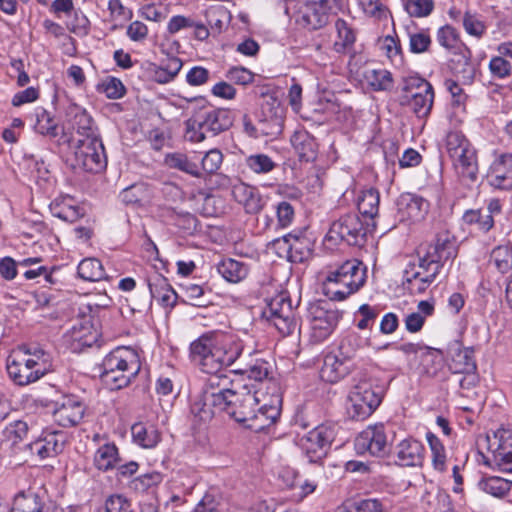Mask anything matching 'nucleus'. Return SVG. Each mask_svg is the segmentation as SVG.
I'll return each instance as SVG.
<instances>
[{"label":"nucleus","mask_w":512,"mask_h":512,"mask_svg":"<svg viewBox=\"0 0 512 512\" xmlns=\"http://www.w3.org/2000/svg\"><path fill=\"white\" fill-rule=\"evenodd\" d=\"M310 342L319 344L327 340L336 328L340 313L336 309L327 307V302L318 299L317 303L309 309Z\"/></svg>","instance_id":"obj_10"},{"label":"nucleus","mask_w":512,"mask_h":512,"mask_svg":"<svg viewBox=\"0 0 512 512\" xmlns=\"http://www.w3.org/2000/svg\"><path fill=\"white\" fill-rule=\"evenodd\" d=\"M329 0H309L300 11L297 22L309 29L317 30L328 23Z\"/></svg>","instance_id":"obj_19"},{"label":"nucleus","mask_w":512,"mask_h":512,"mask_svg":"<svg viewBox=\"0 0 512 512\" xmlns=\"http://www.w3.org/2000/svg\"><path fill=\"white\" fill-rule=\"evenodd\" d=\"M358 454L369 453L375 457H385L390 452V442L384 424L367 426L355 439Z\"/></svg>","instance_id":"obj_12"},{"label":"nucleus","mask_w":512,"mask_h":512,"mask_svg":"<svg viewBox=\"0 0 512 512\" xmlns=\"http://www.w3.org/2000/svg\"><path fill=\"white\" fill-rule=\"evenodd\" d=\"M50 211L54 217L69 223L76 222L84 215L83 209L74 204L71 198L54 200L50 204Z\"/></svg>","instance_id":"obj_33"},{"label":"nucleus","mask_w":512,"mask_h":512,"mask_svg":"<svg viewBox=\"0 0 512 512\" xmlns=\"http://www.w3.org/2000/svg\"><path fill=\"white\" fill-rule=\"evenodd\" d=\"M367 344L368 339L356 332H351L340 341L337 352L350 363H354L353 360Z\"/></svg>","instance_id":"obj_35"},{"label":"nucleus","mask_w":512,"mask_h":512,"mask_svg":"<svg viewBox=\"0 0 512 512\" xmlns=\"http://www.w3.org/2000/svg\"><path fill=\"white\" fill-rule=\"evenodd\" d=\"M437 41L448 50H456L461 44L456 29L449 25L443 26L438 30Z\"/></svg>","instance_id":"obj_54"},{"label":"nucleus","mask_w":512,"mask_h":512,"mask_svg":"<svg viewBox=\"0 0 512 512\" xmlns=\"http://www.w3.org/2000/svg\"><path fill=\"white\" fill-rule=\"evenodd\" d=\"M163 480L162 474L156 471L149 472L134 478L130 487L139 493H144L149 489L156 487Z\"/></svg>","instance_id":"obj_50"},{"label":"nucleus","mask_w":512,"mask_h":512,"mask_svg":"<svg viewBox=\"0 0 512 512\" xmlns=\"http://www.w3.org/2000/svg\"><path fill=\"white\" fill-rule=\"evenodd\" d=\"M470 144L461 131H450L446 135L445 148L449 156L461 151Z\"/></svg>","instance_id":"obj_56"},{"label":"nucleus","mask_w":512,"mask_h":512,"mask_svg":"<svg viewBox=\"0 0 512 512\" xmlns=\"http://www.w3.org/2000/svg\"><path fill=\"white\" fill-rule=\"evenodd\" d=\"M423 452L424 447L421 442L407 438L396 445L394 454L400 466L413 467L421 465Z\"/></svg>","instance_id":"obj_25"},{"label":"nucleus","mask_w":512,"mask_h":512,"mask_svg":"<svg viewBox=\"0 0 512 512\" xmlns=\"http://www.w3.org/2000/svg\"><path fill=\"white\" fill-rule=\"evenodd\" d=\"M434 103V90L424 89L422 93L403 94L400 98V104L408 106L411 111L420 119L427 118L432 110Z\"/></svg>","instance_id":"obj_26"},{"label":"nucleus","mask_w":512,"mask_h":512,"mask_svg":"<svg viewBox=\"0 0 512 512\" xmlns=\"http://www.w3.org/2000/svg\"><path fill=\"white\" fill-rule=\"evenodd\" d=\"M260 394L254 386L245 384L238 389L221 392V397L216 399L222 404V412L245 427L261 432L279 418L281 399L276 394L265 401L260 398Z\"/></svg>","instance_id":"obj_2"},{"label":"nucleus","mask_w":512,"mask_h":512,"mask_svg":"<svg viewBox=\"0 0 512 512\" xmlns=\"http://www.w3.org/2000/svg\"><path fill=\"white\" fill-rule=\"evenodd\" d=\"M180 302L194 307H207L212 304V290H180Z\"/></svg>","instance_id":"obj_48"},{"label":"nucleus","mask_w":512,"mask_h":512,"mask_svg":"<svg viewBox=\"0 0 512 512\" xmlns=\"http://www.w3.org/2000/svg\"><path fill=\"white\" fill-rule=\"evenodd\" d=\"M493 78L505 79L512 74V65L502 56H493L488 65Z\"/></svg>","instance_id":"obj_55"},{"label":"nucleus","mask_w":512,"mask_h":512,"mask_svg":"<svg viewBox=\"0 0 512 512\" xmlns=\"http://www.w3.org/2000/svg\"><path fill=\"white\" fill-rule=\"evenodd\" d=\"M267 319L283 336L292 334L297 328L294 313H290L288 309L284 311V315L269 317Z\"/></svg>","instance_id":"obj_51"},{"label":"nucleus","mask_w":512,"mask_h":512,"mask_svg":"<svg viewBox=\"0 0 512 512\" xmlns=\"http://www.w3.org/2000/svg\"><path fill=\"white\" fill-rule=\"evenodd\" d=\"M385 386L372 379L360 381L349 392L346 404L348 416L353 420H365L381 404Z\"/></svg>","instance_id":"obj_6"},{"label":"nucleus","mask_w":512,"mask_h":512,"mask_svg":"<svg viewBox=\"0 0 512 512\" xmlns=\"http://www.w3.org/2000/svg\"><path fill=\"white\" fill-rule=\"evenodd\" d=\"M234 199L245 208L249 214H256L262 209V199L257 190L244 183L233 186Z\"/></svg>","instance_id":"obj_29"},{"label":"nucleus","mask_w":512,"mask_h":512,"mask_svg":"<svg viewBox=\"0 0 512 512\" xmlns=\"http://www.w3.org/2000/svg\"><path fill=\"white\" fill-rule=\"evenodd\" d=\"M101 369L108 371L128 370V373H139L141 363L138 353L129 347H117L108 353L101 364Z\"/></svg>","instance_id":"obj_17"},{"label":"nucleus","mask_w":512,"mask_h":512,"mask_svg":"<svg viewBox=\"0 0 512 512\" xmlns=\"http://www.w3.org/2000/svg\"><path fill=\"white\" fill-rule=\"evenodd\" d=\"M6 368L15 384L26 386L53 371V357L42 347H23L22 351L8 357Z\"/></svg>","instance_id":"obj_4"},{"label":"nucleus","mask_w":512,"mask_h":512,"mask_svg":"<svg viewBox=\"0 0 512 512\" xmlns=\"http://www.w3.org/2000/svg\"><path fill=\"white\" fill-rule=\"evenodd\" d=\"M35 131L41 135L48 136L50 138H55L58 136V124L46 110L41 109V111L36 114V123H35Z\"/></svg>","instance_id":"obj_46"},{"label":"nucleus","mask_w":512,"mask_h":512,"mask_svg":"<svg viewBox=\"0 0 512 512\" xmlns=\"http://www.w3.org/2000/svg\"><path fill=\"white\" fill-rule=\"evenodd\" d=\"M99 332L94 327L91 315H84L77 319L72 327L64 334L67 347L75 353L98 342Z\"/></svg>","instance_id":"obj_13"},{"label":"nucleus","mask_w":512,"mask_h":512,"mask_svg":"<svg viewBox=\"0 0 512 512\" xmlns=\"http://www.w3.org/2000/svg\"><path fill=\"white\" fill-rule=\"evenodd\" d=\"M106 166L104 146L100 138H82L77 141L71 167L76 171L98 173Z\"/></svg>","instance_id":"obj_8"},{"label":"nucleus","mask_w":512,"mask_h":512,"mask_svg":"<svg viewBox=\"0 0 512 512\" xmlns=\"http://www.w3.org/2000/svg\"><path fill=\"white\" fill-rule=\"evenodd\" d=\"M380 194L377 189L369 188L357 196V208L360 214L370 219L378 215Z\"/></svg>","instance_id":"obj_37"},{"label":"nucleus","mask_w":512,"mask_h":512,"mask_svg":"<svg viewBox=\"0 0 512 512\" xmlns=\"http://www.w3.org/2000/svg\"><path fill=\"white\" fill-rule=\"evenodd\" d=\"M355 369V364L344 359L337 351L327 353L323 358L320 377L328 383H337Z\"/></svg>","instance_id":"obj_18"},{"label":"nucleus","mask_w":512,"mask_h":512,"mask_svg":"<svg viewBox=\"0 0 512 512\" xmlns=\"http://www.w3.org/2000/svg\"><path fill=\"white\" fill-rule=\"evenodd\" d=\"M166 162L171 168L178 169L194 177H201L198 165L184 154L175 153L169 155L166 158Z\"/></svg>","instance_id":"obj_47"},{"label":"nucleus","mask_w":512,"mask_h":512,"mask_svg":"<svg viewBox=\"0 0 512 512\" xmlns=\"http://www.w3.org/2000/svg\"><path fill=\"white\" fill-rule=\"evenodd\" d=\"M119 461V451L114 443H105L99 446L93 458L94 466L103 472L116 468Z\"/></svg>","instance_id":"obj_32"},{"label":"nucleus","mask_w":512,"mask_h":512,"mask_svg":"<svg viewBox=\"0 0 512 512\" xmlns=\"http://www.w3.org/2000/svg\"><path fill=\"white\" fill-rule=\"evenodd\" d=\"M98 91L104 93L109 99L122 98L126 89L122 81L115 77H106L99 85Z\"/></svg>","instance_id":"obj_52"},{"label":"nucleus","mask_w":512,"mask_h":512,"mask_svg":"<svg viewBox=\"0 0 512 512\" xmlns=\"http://www.w3.org/2000/svg\"><path fill=\"white\" fill-rule=\"evenodd\" d=\"M337 431V424L323 423L300 438V447L310 463H319L327 456Z\"/></svg>","instance_id":"obj_7"},{"label":"nucleus","mask_w":512,"mask_h":512,"mask_svg":"<svg viewBox=\"0 0 512 512\" xmlns=\"http://www.w3.org/2000/svg\"><path fill=\"white\" fill-rule=\"evenodd\" d=\"M366 233L367 229L359 215L347 213L332 222L325 239L333 245L345 242L351 246H362L365 242Z\"/></svg>","instance_id":"obj_9"},{"label":"nucleus","mask_w":512,"mask_h":512,"mask_svg":"<svg viewBox=\"0 0 512 512\" xmlns=\"http://www.w3.org/2000/svg\"><path fill=\"white\" fill-rule=\"evenodd\" d=\"M367 279V268L362 262L346 261L337 269L327 273L324 284L332 283L346 288H361Z\"/></svg>","instance_id":"obj_14"},{"label":"nucleus","mask_w":512,"mask_h":512,"mask_svg":"<svg viewBox=\"0 0 512 512\" xmlns=\"http://www.w3.org/2000/svg\"><path fill=\"white\" fill-rule=\"evenodd\" d=\"M28 433V425L25 421L17 420L6 426L4 434L13 444L22 441Z\"/></svg>","instance_id":"obj_61"},{"label":"nucleus","mask_w":512,"mask_h":512,"mask_svg":"<svg viewBox=\"0 0 512 512\" xmlns=\"http://www.w3.org/2000/svg\"><path fill=\"white\" fill-rule=\"evenodd\" d=\"M487 180L496 189H512V154H502L493 161Z\"/></svg>","instance_id":"obj_20"},{"label":"nucleus","mask_w":512,"mask_h":512,"mask_svg":"<svg viewBox=\"0 0 512 512\" xmlns=\"http://www.w3.org/2000/svg\"><path fill=\"white\" fill-rule=\"evenodd\" d=\"M272 244L286 250L292 262H302L309 255V249L304 250V241L292 234L273 240Z\"/></svg>","instance_id":"obj_31"},{"label":"nucleus","mask_w":512,"mask_h":512,"mask_svg":"<svg viewBox=\"0 0 512 512\" xmlns=\"http://www.w3.org/2000/svg\"><path fill=\"white\" fill-rule=\"evenodd\" d=\"M221 392H202L191 404V413L199 422L210 421L217 412H222V404L216 399Z\"/></svg>","instance_id":"obj_24"},{"label":"nucleus","mask_w":512,"mask_h":512,"mask_svg":"<svg viewBox=\"0 0 512 512\" xmlns=\"http://www.w3.org/2000/svg\"><path fill=\"white\" fill-rule=\"evenodd\" d=\"M353 512H385V507L379 499L367 498L354 501L351 504Z\"/></svg>","instance_id":"obj_64"},{"label":"nucleus","mask_w":512,"mask_h":512,"mask_svg":"<svg viewBox=\"0 0 512 512\" xmlns=\"http://www.w3.org/2000/svg\"><path fill=\"white\" fill-rule=\"evenodd\" d=\"M291 144L302 161H313L317 155L315 138L307 131H296L291 137Z\"/></svg>","instance_id":"obj_30"},{"label":"nucleus","mask_w":512,"mask_h":512,"mask_svg":"<svg viewBox=\"0 0 512 512\" xmlns=\"http://www.w3.org/2000/svg\"><path fill=\"white\" fill-rule=\"evenodd\" d=\"M65 113L72 127L76 129L80 136L83 138H99L94 121L84 108L75 103H70Z\"/></svg>","instance_id":"obj_22"},{"label":"nucleus","mask_w":512,"mask_h":512,"mask_svg":"<svg viewBox=\"0 0 512 512\" xmlns=\"http://www.w3.org/2000/svg\"><path fill=\"white\" fill-rule=\"evenodd\" d=\"M138 373H128V370L108 371L102 369L100 377L102 382L111 390H118L128 386Z\"/></svg>","instance_id":"obj_40"},{"label":"nucleus","mask_w":512,"mask_h":512,"mask_svg":"<svg viewBox=\"0 0 512 512\" xmlns=\"http://www.w3.org/2000/svg\"><path fill=\"white\" fill-rule=\"evenodd\" d=\"M397 209L401 215V220L416 222L424 218L428 203L421 196L403 193L397 200Z\"/></svg>","instance_id":"obj_23"},{"label":"nucleus","mask_w":512,"mask_h":512,"mask_svg":"<svg viewBox=\"0 0 512 512\" xmlns=\"http://www.w3.org/2000/svg\"><path fill=\"white\" fill-rule=\"evenodd\" d=\"M217 270L219 274L229 283L237 284L245 279L248 275L247 266L239 261L228 258L222 260Z\"/></svg>","instance_id":"obj_36"},{"label":"nucleus","mask_w":512,"mask_h":512,"mask_svg":"<svg viewBox=\"0 0 512 512\" xmlns=\"http://www.w3.org/2000/svg\"><path fill=\"white\" fill-rule=\"evenodd\" d=\"M131 433L134 442L146 449L156 447L161 439L160 432L155 426L144 423H135L131 427Z\"/></svg>","instance_id":"obj_34"},{"label":"nucleus","mask_w":512,"mask_h":512,"mask_svg":"<svg viewBox=\"0 0 512 512\" xmlns=\"http://www.w3.org/2000/svg\"><path fill=\"white\" fill-rule=\"evenodd\" d=\"M85 411L86 405L78 396L67 395L55 403L53 417L59 426L74 427L82 421Z\"/></svg>","instance_id":"obj_15"},{"label":"nucleus","mask_w":512,"mask_h":512,"mask_svg":"<svg viewBox=\"0 0 512 512\" xmlns=\"http://www.w3.org/2000/svg\"><path fill=\"white\" fill-rule=\"evenodd\" d=\"M338 39L334 42L333 48L337 53H345L355 42V33L343 19L335 22Z\"/></svg>","instance_id":"obj_42"},{"label":"nucleus","mask_w":512,"mask_h":512,"mask_svg":"<svg viewBox=\"0 0 512 512\" xmlns=\"http://www.w3.org/2000/svg\"><path fill=\"white\" fill-rule=\"evenodd\" d=\"M458 254L457 238L449 231L439 232L433 243L427 246L419 263L409 264L403 271L402 285H412L422 288V285H431L440 269L449 261H453Z\"/></svg>","instance_id":"obj_3"},{"label":"nucleus","mask_w":512,"mask_h":512,"mask_svg":"<svg viewBox=\"0 0 512 512\" xmlns=\"http://www.w3.org/2000/svg\"><path fill=\"white\" fill-rule=\"evenodd\" d=\"M269 368L270 366L268 362L262 359H257L255 363L250 365L247 369L234 371L246 374L247 377L251 380L261 382L268 378Z\"/></svg>","instance_id":"obj_57"},{"label":"nucleus","mask_w":512,"mask_h":512,"mask_svg":"<svg viewBox=\"0 0 512 512\" xmlns=\"http://www.w3.org/2000/svg\"><path fill=\"white\" fill-rule=\"evenodd\" d=\"M457 174L463 179L475 182L478 175L476 150L470 144L461 151L449 156Z\"/></svg>","instance_id":"obj_21"},{"label":"nucleus","mask_w":512,"mask_h":512,"mask_svg":"<svg viewBox=\"0 0 512 512\" xmlns=\"http://www.w3.org/2000/svg\"><path fill=\"white\" fill-rule=\"evenodd\" d=\"M223 155L218 149H211L208 151L201 160L203 171L208 174L215 173L221 166Z\"/></svg>","instance_id":"obj_62"},{"label":"nucleus","mask_w":512,"mask_h":512,"mask_svg":"<svg viewBox=\"0 0 512 512\" xmlns=\"http://www.w3.org/2000/svg\"><path fill=\"white\" fill-rule=\"evenodd\" d=\"M490 262L502 274L512 270V246L509 244L495 247L490 254Z\"/></svg>","instance_id":"obj_43"},{"label":"nucleus","mask_w":512,"mask_h":512,"mask_svg":"<svg viewBox=\"0 0 512 512\" xmlns=\"http://www.w3.org/2000/svg\"><path fill=\"white\" fill-rule=\"evenodd\" d=\"M105 512H134L131 502L123 495L109 496L105 501Z\"/></svg>","instance_id":"obj_60"},{"label":"nucleus","mask_w":512,"mask_h":512,"mask_svg":"<svg viewBox=\"0 0 512 512\" xmlns=\"http://www.w3.org/2000/svg\"><path fill=\"white\" fill-rule=\"evenodd\" d=\"M405 10L412 17H426L434 8L433 0H403Z\"/></svg>","instance_id":"obj_53"},{"label":"nucleus","mask_w":512,"mask_h":512,"mask_svg":"<svg viewBox=\"0 0 512 512\" xmlns=\"http://www.w3.org/2000/svg\"><path fill=\"white\" fill-rule=\"evenodd\" d=\"M65 436L61 432H49L31 444V450L41 459L55 457L63 451Z\"/></svg>","instance_id":"obj_27"},{"label":"nucleus","mask_w":512,"mask_h":512,"mask_svg":"<svg viewBox=\"0 0 512 512\" xmlns=\"http://www.w3.org/2000/svg\"><path fill=\"white\" fill-rule=\"evenodd\" d=\"M243 341L234 333L212 330L203 333L189 347L190 360L206 374H211L202 392H225L228 377L222 371L242 355Z\"/></svg>","instance_id":"obj_1"},{"label":"nucleus","mask_w":512,"mask_h":512,"mask_svg":"<svg viewBox=\"0 0 512 512\" xmlns=\"http://www.w3.org/2000/svg\"><path fill=\"white\" fill-rule=\"evenodd\" d=\"M451 362L449 368L453 373L466 374L476 372L477 366L473 357V351L461 348L458 342L450 347Z\"/></svg>","instance_id":"obj_28"},{"label":"nucleus","mask_w":512,"mask_h":512,"mask_svg":"<svg viewBox=\"0 0 512 512\" xmlns=\"http://www.w3.org/2000/svg\"><path fill=\"white\" fill-rule=\"evenodd\" d=\"M431 45V38L427 32L409 33V48L412 53L426 52Z\"/></svg>","instance_id":"obj_59"},{"label":"nucleus","mask_w":512,"mask_h":512,"mask_svg":"<svg viewBox=\"0 0 512 512\" xmlns=\"http://www.w3.org/2000/svg\"><path fill=\"white\" fill-rule=\"evenodd\" d=\"M245 165L255 174H267L277 166L270 156L263 153L249 155L245 158Z\"/></svg>","instance_id":"obj_44"},{"label":"nucleus","mask_w":512,"mask_h":512,"mask_svg":"<svg viewBox=\"0 0 512 512\" xmlns=\"http://www.w3.org/2000/svg\"><path fill=\"white\" fill-rule=\"evenodd\" d=\"M364 78L374 91H387L393 87L392 74L386 69L367 70Z\"/></svg>","instance_id":"obj_41"},{"label":"nucleus","mask_w":512,"mask_h":512,"mask_svg":"<svg viewBox=\"0 0 512 512\" xmlns=\"http://www.w3.org/2000/svg\"><path fill=\"white\" fill-rule=\"evenodd\" d=\"M151 298L164 308H172L180 302L177 290H149Z\"/></svg>","instance_id":"obj_58"},{"label":"nucleus","mask_w":512,"mask_h":512,"mask_svg":"<svg viewBox=\"0 0 512 512\" xmlns=\"http://www.w3.org/2000/svg\"><path fill=\"white\" fill-rule=\"evenodd\" d=\"M462 221L467 225L477 224L483 232H488L494 226V219L491 215H483L480 209L466 210L462 216Z\"/></svg>","instance_id":"obj_49"},{"label":"nucleus","mask_w":512,"mask_h":512,"mask_svg":"<svg viewBox=\"0 0 512 512\" xmlns=\"http://www.w3.org/2000/svg\"><path fill=\"white\" fill-rule=\"evenodd\" d=\"M234 115L225 108H203L195 112L185 122V138L193 143H199L210 136H216L230 129Z\"/></svg>","instance_id":"obj_5"},{"label":"nucleus","mask_w":512,"mask_h":512,"mask_svg":"<svg viewBox=\"0 0 512 512\" xmlns=\"http://www.w3.org/2000/svg\"><path fill=\"white\" fill-rule=\"evenodd\" d=\"M485 443L491 453V458L486 463L503 472L512 473V432L501 428L487 433Z\"/></svg>","instance_id":"obj_11"},{"label":"nucleus","mask_w":512,"mask_h":512,"mask_svg":"<svg viewBox=\"0 0 512 512\" xmlns=\"http://www.w3.org/2000/svg\"><path fill=\"white\" fill-rule=\"evenodd\" d=\"M288 309L293 312V305L288 290H279L278 293L267 301V308L264 315L269 317L284 315V311Z\"/></svg>","instance_id":"obj_39"},{"label":"nucleus","mask_w":512,"mask_h":512,"mask_svg":"<svg viewBox=\"0 0 512 512\" xmlns=\"http://www.w3.org/2000/svg\"><path fill=\"white\" fill-rule=\"evenodd\" d=\"M67 28L76 35H87L89 32V20L81 11H73V18L67 22Z\"/></svg>","instance_id":"obj_63"},{"label":"nucleus","mask_w":512,"mask_h":512,"mask_svg":"<svg viewBox=\"0 0 512 512\" xmlns=\"http://www.w3.org/2000/svg\"><path fill=\"white\" fill-rule=\"evenodd\" d=\"M511 482L498 476L482 477L478 481V488L496 498H504L511 489Z\"/></svg>","instance_id":"obj_38"},{"label":"nucleus","mask_w":512,"mask_h":512,"mask_svg":"<svg viewBox=\"0 0 512 512\" xmlns=\"http://www.w3.org/2000/svg\"><path fill=\"white\" fill-rule=\"evenodd\" d=\"M78 275L89 282H97L103 278V267L96 258L83 259L78 265Z\"/></svg>","instance_id":"obj_45"},{"label":"nucleus","mask_w":512,"mask_h":512,"mask_svg":"<svg viewBox=\"0 0 512 512\" xmlns=\"http://www.w3.org/2000/svg\"><path fill=\"white\" fill-rule=\"evenodd\" d=\"M11 512H61L45 491L28 490L16 495Z\"/></svg>","instance_id":"obj_16"}]
</instances>
